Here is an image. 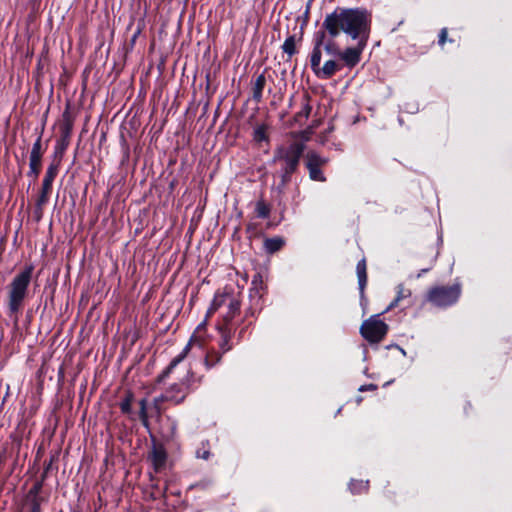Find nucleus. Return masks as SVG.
<instances>
[{
	"mask_svg": "<svg viewBox=\"0 0 512 512\" xmlns=\"http://www.w3.org/2000/svg\"><path fill=\"white\" fill-rule=\"evenodd\" d=\"M370 25L371 16L363 8H337L325 17L322 24L331 38L343 32L354 40H368Z\"/></svg>",
	"mask_w": 512,
	"mask_h": 512,
	"instance_id": "nucleus-1",
	"label": "nucleus"
},
{
	"mask_svg": "<svg viewBox=\"0 0 512 512\" xmlns=\"http://www.w3.org/2000/svg\"><path fill=\"white\" fill-rule=\"evenodd\" d=\"M33 270L32 265H27L8 285V310L11 315L18 314L23 307L28 295Z\"/></svg>",
	"mask_w": 512,
	"mask_h": 512,
	"instance_id": "nucleus-2",
	"label": "nucleus"
},
{
	"mask_svg": "<svg viewBox=\"0 0 512 512\" xmlns=\"http://www.w3.org/2000/svg\"><path fill=\"white\" fill-rule=\"evenodd\" d=\"M187 395L186 388L183 385L174 384L165 394L154 399L151 407H147V400L142 399L139 402L140 412L139 417L145 427H148L149 417H159L162 412V403L164 401L174 402L176 404L182 402Z\"/></svg>",
	"mask_w": 512,
	"mask_h": 512,
	"instance_id": "nucleus-3",
	"label": "nucleus"
},
{
	"mask_svg": "<svg viewBox=\"0 0 512 512\" xmlns=\"http://www.w3.org/2000/svg\"><path fill=\"white\" fill-rule=\"evenodd\" d=\"M303 143L294 142L288 147H279L274 154V162L282 163V182L287 183L291 175L297 170L300 158L304 152Z\"/></svg>",
	"mask_w": 512,
	"mask_h": 512,
	"instance_id": "nucleus-4",
	"label": "nucleus"
},
{
	"mask_svg": "<svg viewBox=\"0 0 512 512\" xmlns=\"http://www.w3.org/2000/svg\"><path fill=\"white\" fill-rule=\"evenodd\" d=\"M220 309L225 310L221 312L223 323L219 324L220 327H229L230 321L239 312L240 302L229 294H217L215 295L212 305L209 309V313L218 311Z\"/></svg>",
	"mask_w": 512,
	"mask_h": 512,
	"instance_id": "nucleus-5",
	"label": "nucleus"
},
{
	"mask_svg": "<svg viewBox=\"0 0 512 512\" xmlns=\"http://www.w3.org/2000/svg\"><path fill=\"white\" fill-rule=\"evenodd\" d=\"M460 294L461 287L459 284H454L449 287L438 286L429 291L427 299L433 305L443 308L456 303Z\"/></svg>",
	"mask_w": 512,
	"mask_h": 512,
	"instance_id": "nucleus-6",
	"label": "nucleus"
},
{
	"mask_svg": "<svg viewBox=\"0 0 512 512\" xmlns=\"http://www.w3.org/2000/svg\"><path fill=\"white\" fill-rule=\"evenodd\" d=\"M388 326L378 318V315L371 316L365 320L361 327V335L370 343H379L387 334Z\"/></svg>",
	"mask_w": 512,
	"mask_h": 512,
	"instance_id": "nucleus-7",
	"label": "nucleus"
},
{
	"mask_svg": "<svg viewBox=\"0 0 512 512\" xmlns=\"http://www.w3.org/2000/svg\"><path fill=\"white\" fill-rule=\"evenodd\" d=\"M322 54L318 58L310 56V66L314 74L320 79H329L343 68V65L333 59L327 60L321 65Z\"/></svg>",
	"mask_w": 512,
	"mask_h": 512,
	"instance_id": "nucleus-8",
	"label": "nucleus"
},
{
	"mask_svg": "<svg viewBox=\"0 0 512 512\" xmlns=\"http://www.w3.org/2000/svg\"><path fill=\"white\" fill-rule=\"evenodd\" d=\"M58 167L54 164H51L46 171L42 182L41 193L36 201V207L38 210H42L43 206H45L49 200V196L52 190L53 181L57 175Z\"/></svg>",
	"mask_w": 512,
	"mask_h": 512,
	"instance_id": "nucleus-9",
	"label": "nucleus"
},
{
	"mask_svg": "<svg viewBox=\"0 0 512 512\" xmlns=\"http://www.w3.org/2000/svg\"><path fill=\"white\" fill-rule=\"evenodd\" d=\"M367 40H358V44L355 47H348L341 50L339 53V59L343 62V66L350 69L354 68L361 60V54L366 46Z\"/></svg>",
	"mask_w": 512,
	"mask_h": 512,
	"instance_id": "nucleus-10",
	"label": "nucleus"
},
{
	"mask_svg": "<svg viewBox=\"0 0 512 512\" xmlns=\"http://www.w3.org/2000/svg\"><path fill=\"white\" fill-rule=\"evenodd\" d=\"M306 159V167L309 171L310 178L314 181L324 182L326 178L320 167L327 163V159L313 151L307 153Z\"/></svg>",
	"mask_w": 512,
	"mask_h": 512,
	"instance_id": "nucleus-11",
	"label": "nucleus"
},
{
	"mask_svg": "<svg viewBox=\"0 0 512 512\" xmlns=\"http://www.w3.org/2000/svg\"><path fill=\"white\" fill-rule=\"evenodd\" d=\"M196 347L201 351L204 350L202 342L200 340L196 338H191V340L184 347L183 351L170 362L169 366L160 376V380H163L165 377H167L169 373L187 357L188 353Z\"/></svg>",
	"mask_w": 512,
	"mask_h": 512,
	"instance_id": "nucleus-12",
	"label": "nucleus"
},
{
	"mask_svg": "<svg viewBox=\"0 0 512 512\" xmlns=\"http://www.w3.org/2000/svg\"><path fill=\"white\" fill-rule=\"evenodd\" d=\"M45 148L42 145V135L40 134L34 142L29 156V165H42V156Z\"/></svg>",
	"mask_w": 512,
	"mask_h": 512,
	"instance_id": "nucleus-13",
	"label": "nucleus"
},
{
	"mask_svg": "<svg viewBox=\"0 0 512 512\" xmlns=\"http://www.w3.org/2000/svg\"><path fill=\"white\" fill-rule=\"evenodd\" d=\"M150 459L154 470L159 472L165 467L167 454L162 447H154L150 454Z\"/></svg>",
	"mask_w": 512,
	"mask_h": 512,
	"instance_id": "nucleus-14",
	"label": "nucleus"
},
{
	"mask_svg": "<svg viewBox=\"0 0 512 512\" xmlns=\"http://www.w3.org/2000/svg\"><path fill=\"white\" fill-rule=\"evenodd\" d=\"M326 43V33L325 31H317L313 38V49L310 56L318 57L319 54H322V47Z\"/></svg>",
	"mask_w": 512,
	"mask_h": 512,
	"instance_id": "nucleus-15",
	"label": "nucleus"
},
{
	"mask_svg": "<svg viewBox=\"0 0 512 512\" xmlns=\"http://www.w3.org/2000/svg\"><path fill=\"white\" fill-rule=\"evenodd\" d=\"M218 330L221 334V341L219 343L220 349L223 353L229 351L231 349V345H229V341L232 335V329L230 327H220L218 326Z\"/></svg>",
	"mask_w": 512,
	"mask_h": 512,
	"instance_id": "nucleus-16",
	"label": "nucleus"
},
{
	"mask_svg": "<svg viewBox=\"0 0 512 512\" xmlns=\"http://www.w3.org/2000/svg\"><path fill=\"white\" fill-rule=\"evenodd\" d=\"M265 84H266V78H265L264 74H260L256 78L254 85H253V100L257 103L261 102V100H262V93H263Z\"/></svg>",
	"mask_w": 512,
	"mask_h": 512,
	"instance_id": "nucleus-17",
	"label": "nucleus"
},
{
	"mask_svg": "<svg viewBox=\"0 0 512 512\" xmlns=\"http://www.w3.org/2000/svg\"><path fill=\"white\" fill-rule=\"evenodd\" d=\"M396 293H397V295H396L395 299L390 303V305L387 307L386 311L393 309L394 307H396L399 304V302L401 300L411 296V290L405 288L403 284H399L396 287Z\"/></svg>",
	"mask_w": 512,
	"mask_h": 512,
	"instance_id": "nucleus-18",
	"label": "nucleus"
},
{
	"mask_svg": "<svg viewBox=\"0 0 512 512\" xmlns=\"http://www.w3.org/2000/svg\"><path fill=\"white\" fill-rule=\"evenodd\" d=\"M222 354L218 353L215 349H209L205 352L204 365L207 369H211L221 361Z\"/></svg>",
	"mask_w": 512,
	"mask_h": 512,
	"instance_id": "nucleus-19",
	"label": "nucleus"
},
{
	"mask_svg": "<svg viewBox=\"0 0 512 512\" xmlns=\"http://www.w3.org/2000/svg\"><path fill=\"white\" fill-rule=\"evenodd\" d=\"M356 270H357V276H358L359 289H360L361 293H363L364 288H365L366 283H367V273H366V262H365V259H362L361 261L358 262Z\"/></svg>",
	"mask_w": 512,
	"mask_h": 512,
	"instance_id": "nucleus-20",
	"label": "nucleus"
},
{
	"mask_svg": "<svg viewBox=\"0 0 512 512\" xmlns=\"http://www.w3.org/2000/svg\"><path fill=\"white\" fill-rule=\"evenodd\" d=\"M284 245V240L280 237L268 238L264 242V247L269 253H275Z\"/></svg>",
	"mask_w": 512,
	"mask_h": 512,
	"instance_id": "nucleus-21",
	"label": "nucleus"
},
{
	"mask_svg": "<svg viewBox=\"0 0 512 512\" xmlns=\"http://www.w3.org/2000/svg\"><path fill=\"white\" fill-rule=\"evenodd\" d=\"M282 50L284 53H286L289 57L294 55L296 53V37L295 35H291L286 38L282 45Z\"/></svg>",
	"mask_w": 512,
	"mask_h": 512,
	"instance_id": "nucleus-22",
	"label": "nucleus"
},
{
	"mask_svg": "<svg viewBox=\"0 0 512 512\" xmlns=\"http://www.w3.org/2000/svg\"><path fill=\"white\" fill-rule=\"evenodd\" d=\"M322 49H324L328 55L335 57H339V53L341 52L340 48L333 41V39L327 40Z\"/></svg>",
	"mask_w": 512,
	"mask_h": 512,
	"instance_id": "nucleus-23",
	"label": "nucleus"
},
{
	"mask_svg": "<svg viewBox=\"0 0 512 512\" xmlns=\"http://www.w3.org/2000/svg\"><path fill=\"white\" fill-rule=\"evenodd\" d=\"M70 133H71V127L69 124H66L62 128V139L58 143L57 148L64 150L68 146Z\"/></svg>",
	"mask_w": 512,
	"mask_h": 512,
	"instance_id": "nucleus-24",
	"label": "nucleus"
},
{
	"mask_svg": "<svg viewBox=\"0 0 512 512\" xmlns=\"http://www.w3.org/2000/svg\"><path fill=\"white\" fill-rule=\"evenodd\" d=\"M311 109L312 108L308 101H305L302 109L295 115L296 121L301 122L302 120L307 119L310 115Z\"/></svg>",
	"mask_w": 512,
	"mask_h": 512,
	"instance_id": "nucleus-25",
	"label": "nucleus"
},
{
	"mask_svg": "<svg viewBox=\"0 0 512 512\" xmlns=\"http://www.w3.org/2000/svg\"><path fill=\"white\" fill-rule=\"evenodd\" d=\"M349 488L352 493H361L368 489V481H352L349 485Z\"/></svg>",
	"mask_w": 512,
	"mask_h": 512,
	"instance_id": "nucleus-26",
	"label": "nucleus"
},
{
	"mask_svg": "<svg viewBox=\"0 0 512 512\" xmlns=\"http://www.w3.org/2000/svg\"><path fill=\"white\" fill-rule=\"evenodd\" d=\"M266 126L260 125L254 130V140L257 142L267 141Z\"/></svg>",
	"mask_w": 512,
	"mask_h": 512,
	"instance_id": "nucleus-27",
	"label": "nucleus"
},
{
	"mask_svg": "<svg viewBox=\"0 0 512 512\" xmlns=\"http://www.w3.org/2000/svg\"><path fill=\"white\" fill-rule=\"evenodd\" d=\"M256 213L259 218H267L270 213L269 207L262 201L257 202L256 204Z\"/></svg>",
	"mask_w": 512,
	"mask_h": 512,
	"instance_id": "nucleus-28",
	"label": "nucleus"
},
{
	"mask_svg": "<svg viewBox=\"0 0 512 512\" xmlns=\"http://www.w3.org/2000/svg\"><path fill=\"white\" fill-rule=\"evenodd\" d=\"M132 394H128L126 398L120 403V409L123 413L128 414L131 412Z\"/></svg>",
	"mask_w": 512,
	"mask_h": 512,
	"instance_id": "nucleus-29",
	"label": "nucleus"
},
{
	"mask_svg": "<svg viewBox=\"0 0 512 512\" xmlns=\"http://www.w3.org/2000/svg\"><path fill=\"white\" fill-rule=\"evenodd\" d=\"M41 166L38 165H29V171L27 173L28 177H31L33 180H36L40 174Z\"/></svg>",
	"mask_w": 512,
	"mask_h": 512,
	"instance_id": "nucleus-30",
	"label": "nucleus"
},
{
	"mask_svg": "<svg viewBox=\"0 0 512 512\" xmlns=\"http://www.w3.org/2000/svg\"><path fill=\"white\" fill-rule=\"evenodd\" d=\"M447 37V29L443 28L439 35V45L443 46Z\"/></svg>",
	"mask_w": 512,
	"mask_h": 512,
	"instance_id": "nucleus-31",
	"label": "nucleus"
},
{
	"mask_svg": "<svg viewBox=\"0 0 512 512\" xmlns=\"http://www.w3.org/2000/svg\"><path fill=\"white\" fill-rule=\"evenodd\" d=\"M210 456V452L208 450H204L203 452L197 451V457L207 460Z\"/></svg>",
	"mask_w": 512,
	"mask_h": 512,
	"instance_id": "nucleus-32",
	"label": "nucleus"
},
{
	"mask_svg": "<svg viewBox=\"0 0 512 512\" xmlns=\"http://www.w3.org/2000/svg\"><path fill=\"white\" fill-rule=\"evenodd\" d=\"M31 512H41L40 504L37 501L32 503Z\"/></svg>",
	"mask_w": 512,
	"mask_h": 512,
	"instance_id": "nucleus-33",
	"label": "nucleus"
},
{
	"mask_svg": "<svg viewBox=\"0 0 512 512\" xmlns=\"http://www.w3.org/2000/svg\"><path fill=\"white\" fill-rule=\"evenodd\" d=\"M370 389H375V386L370 384L369 386H361L360 387V391H365V390H370Z\"/></svg>",
	"mask_w": 512,
	"mask_h": 512,
	"instance_id": "nucleus-34",
	"label": "nucleus"
},
{
	"mask_svg": "<svg viewBox=\"0 0 512 512\" xmlns=\"http://www.w3.org/2000/svg\"><path fill=\"white\" fill-rule=\"evenodd\" d=\"M428 270H429V269H423V270H421V272H420V273H418L417 277H418V278H419V277H421V275H423V273L427 272Z\"/></svg>",
	"mask_w": 512,
	"mask_h": 512,
	"instance_id": "nucleus-35",
	"label": "nucleus"
}]
</instances>
